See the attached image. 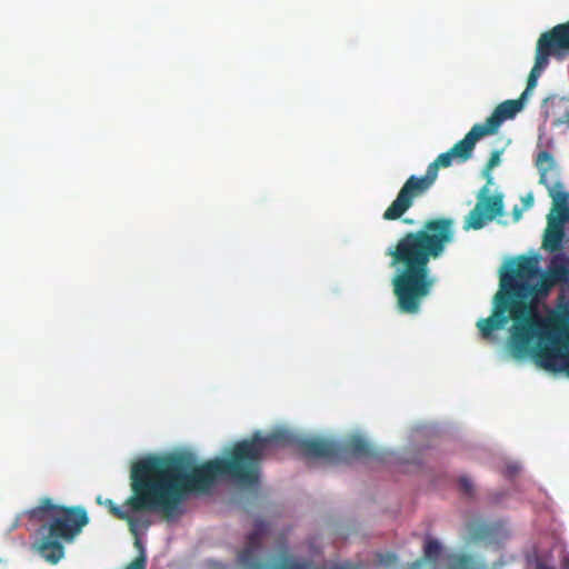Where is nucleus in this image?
<instances>
[{
    "label": "nucleus",
    "instance_id": "13",
    "mask_svg": "<svg viewBox=\"0 0 569 569\" xmlns=\"http://www.w3.org/2000/svg\"><path fill=\"white\" fill-rule=\"evenodd\" d=\"M493 532L495 527L485 522H475L469 527V533L473 540H489Z\"/></svg>",
    "mask_w": 569,
    "mask_h": 569
},
{
    "label": "nucleus",
    "instance_id": "20",
    "mask_svg": "<svg viewBox=\"0 0 569 569\" xmlns=\"http://www.w3.org/2000/svg\"><path fill=\"white\" fill-rule=\"evenodd\" d=\"M561 566L562 569H569V553L565 550L561 551Z\"/></svg>",
    "mask_w": 569,
    "mask_h": 569
},
{
    "label": "nucleus",
    "instance_id": "8",
    "mask_svg": "<svg viewBox=\"0 0 569 569\" xmlns=\"http://www.w3.org/2000/svg\"><path fill=\"white\" fill-rule=\"evenodd\" d=\"M488 136L487 132L482 129L480 123H476L472 126L470 131L457 143L450 148L451 152L456 157V160L459 162H465L469 160L472 156V151L475 149L476 143L483 137Z\"/></svg>",
    "mask_w": 569,
    "mask_h": 569
},
{
    "label": "nucleus",
    "instance_id": "21",
    "mask_svg": "<svg viewBox=\"0 0 569 569\" xmlns=\"http://www.w3.org/2000/svg\"><path fill=\"white\" fill-rule=\"evenodd\" d=\"M525 208H530L533 204V196L531 193L527 194L522 199Z\"/></svg>",
    "mask_w": 569,
    "mask_h": 569
},
{
    "label": "nucleus",
    "instance_id": "24",
    "mask_svg": "<svg viewBox=\"0 0 569 569\" xmlns=\"http://www.w3.org/2000/svg\"><path fill=\"white\" fill-rule=\"evenodd\" d=\"M405 222L406 223H412V220L406 219Z\"/></svg>",
    "mask_w": 569,
    "mask_h": 569
},
{
    "label": "nucleus",
    "instance_id": "23",
    "mask_svg": "<svg viewBox=\"0 0 569 569\" xmlns=\"http://www.w3.org/2000/svg\"><path fill=\"white\" fill-rule=\"evenodd\" d=\"M537 569H550V568L546 563L540 561L537 563Z\"/></svg>",
    "mask_w": 569,
    "mask_h": 569
},
{
    "label": "nucleus",
    "instance_id": "15",
    "mask_svg": "<svg viewBox=\"0 0 569 569\" xmlns=\"http://www.w3.org/2000/svg\"><path fill=\"white\" fill-rule=\"evenodd\" d=\"M500 157H501V151H499V150L493 151L483 168L482 173H483V177L487 179L488 184L492 182L491 170L500 163V161H501Z\"/></svg>",
    "mask_w": 569,
    "mask_h": 569
},
{
    "label": "nucleus",
    "instance_id": "6",
    "mask_svg": "<svg viewBox=\"0 0 569 569\" xmlns=\"http://www.w3.org/2000/svg\"><path fill=\"white\" fill-rule=\"evenodd\" d=\"M537 44L550 57L562 60L569 56V20L543 32Z\"/></svg>",
    "mask_w": 569,
    "mask_h": 569
},
{
    "label": "nucleus",
    "instance_id": "14",
    "mask_svg": "<svg viewBox=\"0 0 569 569\" xmlns=\"http://www.w3.org/2000/svg\"><path fill=\"white\" fill-rule=\"evenodd\" d=\"M448 569H487L485 566H477L471 555H459L455 557Z\"/></svg>",
    "mask_w": 569,
    "mask_h": 569
},
{
    "label": "nucleus",
    "instance_id": "5",
    "mask_svg": "<svg viewBox=\"0 0 569 569\" xmlns=\"http://www.w3.org/2000/svg\"><path fill=\"white\" fill-rule=\"evenodd\" d=\"M503 212L501 194H489L488 186L481 188L473 209L465 217L463 230H480Z\"/></svg>",
    "mask_w": 569,
    "mask_h": 569
},
{
    "label": "nucleus",
    "instance_id": "17",
    "mask_svg": "<svg viewBox=\"0 0 569 569\" xmlns=\"http://www.w3.org/2000/svg\"><path fill=\"white\" fill-rule=\"evenodd\" d=\"M124 569H146V557H144V555L138 556Z\"/></svg>",
    "mask_w": 569,
    "mask_h": 569
},
{
    "label": "nucleus",
    "instance_id": "10",
    "mask_svg": "<svg viewBox=\"0 0 569 569\" xmlns=\"http://www.w3.org/2000/svg\"><path fill=\"white\" fill-rule=\"evenodd\" d=\"M550 56L538 44L536 46L535 64L529 73L527 87L523 92L529 93L536 86L541 71L548 66Z\"/></svg>",
    "mask_w": 569,
    "mask_h": 569
},
{
    "label": "nucleus",
    "instance_id": "1",
    "mask_svg": "<svg viewBox=\"0 0 569 569\" xmlns=\"http://www.w3.org/2000/svg\"><path fill=\"white\" fill-rule=\"evenodd\" d=\"M297 447L308 459L349 463L353 459L376 456L372 446L361 436L341 442L323 437L301 438L286 430L267 436L259 431L237 441L222 458L197 465L189 452L152 456L136 462V512H159L168 520L183 513V502L193 492H207L219 477L239 485L259 481L260 463L266 455L284 447Z\"/></svg>",
    "mask_w": 569,
    "mask_h": 569
},
{
    "label": "nucleus",
    "instance_id": "4",
    "mask_svg": "<svg viewBox=\"0 0 569 569\" xmlns=\"http://www.w3.org/2000/svg\"><path fill=\"white\" fill-rule=\"evenodd\" d=\"M435 182L436 179L427 171L420 177L410 176L399 190L396 199L385 210L383 219L387 221L400 219L412 207L415 200L427 193Z\"/></svg>",
    "mask_w": 569,
    "mask_h": 569
},
{
    "label": "nucleus",
    "instance_id": "11",
    "mask_svg": "<svg viewBox=\"0 0 569 569\" xmlns=\"http://www.w3.org/2000/svg\"><path fill=\"white\" fill-rule=\"evenodd\" d=\"M98 503H102L101 497L97 499ZM103 505L109 509V512L117 519L127 521L129 526V530L133 536L138 533V526L140 521L132 517L128 510H124L123 507L117 506L111 499H106Z\"/></svg>",
    "mask_w": 569,
    "mask_h": 569
},
{
    "label": "nucleus",
    "instance_id": "19",
    "mask_svg": "<svg viewBox=\"0 0 569 569\" xmlns=\"http://www.w3.org/2000/svg\"><path fill=\"white\" fill-rule=\"evenodd\" d=\"M138 520L140 521L138 529L140 527H143L144 529H147L150 526V522L148 520H140V519H138ZM137 535H139V532ZM134 537H136L134 546H136V548H138L141 551V555H143L142 542L138 536H134Z\"/></svg>",
    "mask_w": 569,
    "mask_h": 569
},
{
    "label": "nucleus",
    "instance_id": "2",
    "mask_svg": "<svg viewBox=\"0 0 569 569\" xmlns=\"http://www.w3.org/2000/svg\"><path fill=\"white\" fill-rule=\"evenodd\" d=\"M455 240V221L448 217L426 220L421 228L408 231L389 247L387 256L396 268L392 291L401 313L416 315L435 287L429 263L439 259Z\"/></svg>",
    "mask_w": 569,
    "mask_h": 569
},
{
    "label": "nucleus",
    "instance_id": "7",
    "mask_svg": "<svg viewBox=\"0 0 569 569\" xmlns=\"http://www.w3.org/2000/svg\"><path fill=\"white\" fill-rule=\"evenodd\" d=\"M526 98L527 92H522L518 99L499 103L486 121L480 123L487 134L496 133L503 121L515 118L523 109Z\"/></svg>",
    "mask_w": 569,
    "mask_h": 569
},
{
    "label": "nucleus",
    "instance_id": "18",
    "mask_svg": "<svg viewBox=\"0 0 569 569\" xmlns=\"http://www.w3.org/2000/svg\"><path fill=\"white\" fill-rule=\"evenodd\" d=\"M460 489L466 495H471L473 491L472 482L467 477H461L459 480Z\"/></svg>",
    "mask_w": 569,
    "mask_h": 569
},
{
    "label": "nucleus",
    "instance_id": "3",
    "mask_svg": "<svg viewBox=\"0 0 569 569\" xmlns=\"http://www.w3.org/2000/svg\"><path fill=\"white\" fill-rule=\"evenodd\" d=\"M30 517L42 523L39 528V551L52 565L64 557V543L72 542L89 523L83 507L60 506L48 498L30 511Z\"/></svg>",
    "mask_w": 569,
    "mask_h": 569
},
{
    "label": "nucleus",
    "instance_id": "16",
    "mask_svg": "<svg viewBox=\"0 0 569 569\" xmlns=\"http://www.w3.org/2000/svg\"><path fill=\"white\" fill-rule=\"evenodd\" d=\"M425 557L429 560H436L441 552V545L436 539H428L425 543Z\"/></svg>",
    "mask_w": 569,
    "mask_h": 569
},
{
    "label": "nucleus",
    "instance_id": "12",
    "mask_svg": "<svg viewBox=\"0 0 569 569\" xmlns=\"http://www.w3.org/2000/svg\"><path fill=\"white\" fill-rule=\"evenodd\" d=\"M456 157L449 149L447 152L440 153L435 161L427 167V172L430 173L436 180L438 178L439 168H448L452 164Z\"/></svg>",
    "mask_w": 569,
    "mask_h": 569
},
{
    "label": "nucleus",
    "instance_id": "9",
    "mask_svg": "<svg viewBox=\"0 0 569 569\" xmlns=\"http://www.w3.org/2000/svg\"><path fill=\"white\" fill-rule=\"evenodd\" d=\"M260 547L261 535L258 530H254L248 535L246 546L238 555L239 563L248 569H264L258 560Z\"/></svg>",
    "mask_w": 569,
    "mask_h": 569
},
{
    "label": "nucleus",
    "instance_id": "22",
    "mask_svg": "<svg viewBox=\"0 0 569 569\" xmlns=\"http://www.w3.org/2000/svg\"><path fill=\"white\" fill-rule=\"evenodd\" d=\"M512 214H513L515 221H518L522 216V209H520L519 207L516 206L512 210Z\"/></svg>",
    "mask_w": 569,
    "mask_h": 569
}]
</instances>
